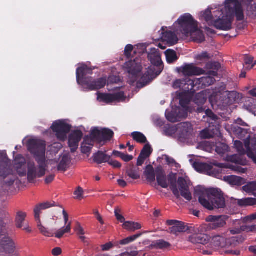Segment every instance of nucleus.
Wrapping results in <instances>:
<instances>
[{"label": "nucleus", "instance_id": "1", "mask_svg": "<svg viewBox=\"0 0 256 256\" xmlns=\"http://www.w3.org/2000/svg\"><path fill=\"white\" fill-rule=\"evenodd\" d=\"M253 0H225L224 5L214 8L207 9L200 14V18L218 29L228 30L231 28L234 18L238 20L244 18L243 6L252 10Z\"/></svg>", "mask_w": 256, "mask_h": 256}, {"label": "nucleus", "instance_id": "2", "mask_svg": "<svg viewBox=\"0 0 256 256\" xmlns=\"http://www.w3.org/2000/svg\"><path fill=\"white\" fill-rule=\"evenodd\" d=\"M44 142L42 140L31 138L28 140V146L30 152L34 156L38 164L35 166L34 163L29 162L28 164V176L29 180H33L36 177H41L45 174L46 168L48 164L53 165L55 167L56 162L50 160L45 156Z\"/></svg>", "mask_w": 256, "mask_h": 256}, {"label": "nucleus", "instance_id": "3", "mask_svg": "<svg viewBox=\"0 0 256 256\" xmlns=\"http://www.w3.org/2000/svg\"><path fill=\"white\" fill-rule=\"evenodd\" d=\"M232 131L238 138L244 140V144L243 145L240 140H236L234 142V146L240 155L232 156L230 158V160L234 163L246 165V160L243 158L242 155L246 154L256 164V138L250 137L246 130L238 126H233Z\"/></svg>", "mask_w": 256, "mask_h": 256}, {"label": "nucleus", "instance_id": "4", "mask_svg": "<svg viewBox=\"0 0 256 256\" xmlns=\"http://www.w3.org/2000/svg\"><path fill=\"white\" fill-rule=\"evenodd\" d=\"M172 29L182 38L198 42L204 40V34L198 26V22L190 14L180 16L174 24Z\"/></svg>", "mask_w": 256, "mask_h": 256}, {"label": "nucleus", "instance_id": "5", "mask_svg": "<svg viewBox=\"0 0 256 256\" xmlns=\"http://www.w3.org/2000/svg\"><path fill=\"white\" fill-rule=\"evenodd\" d=\"M156 174L157 182L162 188H167L170 184V188L177 198H179L181 195L188 200H190L192 199V194L188 188L190 182L187 177L178 178V188L176 184V174H170L167 179L161 168H158L156 169Z\"/></svg>", "mask_w": 256, "mask_h": 256}, {"label": "nucleus", "instance_id": "6", "mask_svg": "<svg viewBox=\"0 0 256 256\" xmlns=\"http://www.w3.org/2000/svg\"><path fill=\"white\" fill-rule=\"evenodd\" d=\"M194 194L200 203L208 210L222 208L225 206L222 194L218 189H206L198 186L195 188Z\"/></svg>", "mask_w": 256, "mask_h": 256}, {"label": "nucleus", "instance_id": "7", "mask_svg": "<svg viewBox=\"0 0 256 256\" xmlns=\"http://www.w3.org/2000/svg\"><path fill=\"white\" fill-rule=\"evenodd\" d=\"M92 70L84 64H81L76 70L77 82L84 88L90 90H98L104 88L106 82L108 85L117 83L120 80L118 77L112 76L108 78V80L106 78H100L96 81H93L91 78L86 76L88 74H90Z\"/></svg>", "mask_w": 256, "mask_h": 256}, {"label": "nucleus", "instance_id": "8", "mask_svg": "<svg viewBox=\"0 0 256 256\" xmlns=\"http://www.w3.org/2000/svg\"><path fill=\"white\" fill-rule=\"evenodd\" d=\"M222 95L226 97L228 94L226 92L222 93L213 90H206L196 95L195 102L198 105L203 104L206 102L208 97L212 107H214L215 106H224L225 104H226L227 103L222 98Z\"/></svg>", "mask_w": 256, "mask_h": 256}, {"label": "nucleus", "instance_id": "9", "mask_svg": "<svg viewBox=\"0 0 256 256\" xmlns=\"http://www.w3.org/2000/svg\"><path fill=\"white\" fill-rule=\"evenodd\" d=\"M113 134L114 132L110 130L94 128L91 130L90 136H86L82 144L92 147L95 142L103 145L106 141L110 140L112 137Z\"/></svg>", "mask_w": 256, "mask_h": 256}, {"label": "nucleus", "instance_id": "10", "mask_svg": "<svg viewBox=\"0 0 256 256\" xmlns=\"http://www.w3.org/2000/svg\"><path fill=\"white\" fill-rule=\"evenodd\" d=\"M180 103L182 109L180 108H176V109H173L172 112H170L168 110L166 111V116L168 121L175 122L180 118H185L188 112H191L192 110L188 106L189 101L188 100L180 99Z\"/></svg>", "mask_w": 256, "mask_h": 256}, {"label": "nucleus", "instance_id": "11", "mask_svg": "<svg viewBox=\"0 0 256 256\" xmlns=\"http://www.w3.org/2000/svg\"><path fill=\"white\" fill-rule=\"evenodd\" d=\"M208 244L206 249L203 250L202 252L204 254H210L214 250L225 248L232 244L226 240L223 236L220 234H215L210 237Z\"/></svg>", "mask_w": 256, "mask_h": 256}, {"label": "nucleus", "instance_id": "12", "mask_svg": "<svg viewBox=\"0 0 256 256\" xmlns=\"http://www.w3.org/2000/svg\"><path fill=\"white\" fill-rule=\"evenodd\" d=\"M124 68L128 74L130 83H134L141 76L142 66L138 60H130L126 62Z\"/></svg>", "mask_w": 256, "mask_h": 256}, {"label": "nucleus", "instance_id": "13", "mask_svg": "<svg viewBox=\"0 0 256 256\" xmlns=\"http://www.w3.org/2000/svg\"><path fill=\"white\" fill-rule=\"evenodd\" d=\"M70 128L71 126L66 120H56L51 126L57 138L60 140H66V134L70 130Z\"/></svg>", "mask_w": 256, "mask_h": 256}, {"label": "nucleus", "instance_id": "14", "mask_svg": "<svg viewBox=\"0 0 256 256\" xmlns=\"http://www.w3.org/2000/svg\"><path fill=\"white\" fill-rule=\"evenodd\" d=\"M194 167L198 172L204 173L216 178H218L220 174L222 171L221 168L216 165L198 162L194 163Z\"/></svg>", "mask_w": 256, "mask_h": 256}, {"label": "nucleus", "instance_id": "15", "mask_svg": "<svg viewBox=\"0 0 256 256\" xmlns=\"http://www.w3.org/2000/svg\"><path fill=\"white\" fill-rule=\"evenodd\" d=\"M188 240L194 244H199L204 245L208 244L210 241V236L202 232V227H196L192 230Z\"/></svg>", "mask_w": 256, "mask_h": 256}, {"label": "nucleus", "instance_id": "16", "mask_svg": "<svg viewBox=\"0 0 256 256\" xmlns=\"http://www.w3.org/2000/svg\"><path fill=\"white\" fill-rule=\"evenodd\" d=\"M97 95V100L99 102L106 104L122 102L126 98V97L124 96V92L121 91L115 92L114 94L98 92Z\"/></svg>", "mask_w": 256, "mask_h": 256}, {"label": "nucleus", "instance_id": "17", "mask_svg": "<svg viewBox=\"0 0 256 256\" xmlns=\"http://www.w3.org/2000/svg\"><path fill=\"white\" fill-rule=\"evenodd\" d=\"M228 219L226 216H210L206 218V221L209 222L208 228L210 230L224 227L226 224V221Z\"/></svg>", "mask_w": 256, "mask_h": 256}, {"label": "nucleus", "instance_id": "18", "mask_svg": "<svg viewBox=\"0 0 256 256\" xmlns=\"http://www.w3.org/2000/svg\"><path fill=\"white\" fill-rule=\"evenodd\" d=\"M160 39L169 46H173L178 42V36L172 32L170 28L162 27L161 30Z\"/></svg>", "mask_w": 256, "mask_h": 256}, {"label": "nucleus", "instance_id": "19", "mask_svg": "<svg viewBox=\"0 0 256 256\" xmlns=\"http://www.w3.org/2000/svg\"><path fill=\"white\" fill-rule=\"evenodd\" d=\"M58 210L62 212L64 215V219L65 223V226L58 229L54 234V236L58 238H60L66 233H70L71 231V222H68V216L64 210L62 208H58Z\"/></svg>", "mask_w": 256, "mask_h": 256}, {"label": "nucleus", "instance_id": "20", "mask_svg": "<svg viewBox=\"0 0 256 256\" xmlns=\"http://www.w3.org/2000/svg\"><path fill=\"white\" fill-rule=\"evenodd\" d=\"M180 73L184 76H190L192 75H200L203 74L204 70L196 67L192 64H186L178 68Z\"/></svg>", "mask_w": 256, "mask_h": 256}, {"label": "nucleus", "instance_id": "21", "mask_svg": "<svg viewBox=\"0 0 256 256\" xmlns=\"http://www.w3.org/2000/svg\"><path fill=\"white\" fill-rule=\"evenodd\" d=\"M202 144L204 147L205 150L211 152L214 148L216 152L219 154H223L228 150V145L224 143H218L214 146L208 142H204Z\"/></svg>", "mask_w": 256, "mask_h": 256}, {"label": "nucleus", "instance_id": "22", "mask_svg": "<svg viewBox=\"0 0 256 256\" xmlns=\"http://www.w3.org/2000/svg\"><path fill=\"white\" fill-rule=\"evenodd\" d=\"M82 136V134L80 130H74L70 133L68 138V144L72 151L74 152L77 149Z\"/></svg>", "mask_w": 256, "mask_h": 256}, {"label": "nucleus", "instance_id": "23", "mask_svg": "<svg viewBox=\"0 0 256 256\" xmlns=\"http://www.w3.org/2000/svg\"><path fill=\"white\" fill-rule=\"evenodd\" d=\"M168 225L172 226L170 228V232L174 234H177L179 232H185L188 230V228L184 223L174 220H170L167 222Z\"/></svg>", "mask_w": 256, "mask_h": 256}, {"label": "nucleus", "instance_id": "24", "mask_svg": "<svg viewBox=\"0 0 256 256\" xmlns=\"http://www.w3.org/2000/svg\"><path fill=\"white\" fill-rule=\"evenodd\" d=\"M148 58L152 64L159 66L160 68H161L162 62L160 54L158 50L155 48H152L148 54Z\"/></svg>", "mask_w": 256, "mask_h": 256}, {"label": "nucleus", "instance_id": "25", "mask_svg": "<svg viewBox=\"0 0 256 256\" xmlns=\"http://www.w3.org/2000/svg\"><path fill=\"white\" fill-rule=\"evenodd\" d=\"M232 224L234 228L230 229L229 232H228L225 236H230V234L234 235L240 234L242 231H244L246 228L242 225L244 223L242 222V218L241 220H236L232 221Z\"/></svg>", "mask_w": 256, "mask_h": 256}, {"label": "nucleus", "instance_id": "26", "mask_svg": "<svg viewBox=\"0 0 256 256\" xmlns=\"http://www.w3.org/2000/svg\"><path fill=\"white\" fill-rule=\"evenodd\" d=\"M192 128L188 122L181 123L178 125V137L180 138H184L192 131Z\"/></svg>", "mask_w": 256, "mask_h": 256}, {"label": "nucleus", "instance_id": "27", "mask_svg": "<svg viewBox=\"0 0 256 256\" xmlns=\"http://www.w3.org/2000/svg\"><path fill=\"white\" fill-rule=\"evenodd\" d=\"M224 180L232 186H240L246 182V180L242 178L236 176H229L224 177Z\"/></svg>", "mask_w": 256, "mask_h": 256}, {"label": "nucleus", "instance_id": "28", "mask_svg": "<svg viewBox=\"0 0 256 256\" xmlns=\"http://www.w3.org/2000/svg\"><path fill=\"white\" fill-rule=\"evenodd\" d=\"M54 206V202H46L38 205H37L34 209V218L35 219H40V214L41 211L50 208Z\"/></svg>", "mask_w": 256, "mask_h": 256}, {"label": "nucleus", "instance_id": "29", "mask_svg": "<svg viewBox=\"0 0 256 256\" xmlns=\"http://www.w3.org/2000/svg\"><path fill=\"white\" fill-rule=\"evenodd\" d=\"M70 158L68 154H63L60 158V162L58 166V170L64 172L70 166Z\"/></svg>", "mask_w": 256, "mask_h": 256}, {"label": "nucleus", "instance_id": "30", "mask_svg": "<svg viewBox=\"0 0 256 256\" xmlns=\"http://www.w3.org/2000/svg\"><path fill=\"white\" fill-rule=\"evenodd\" d=\"M2 239L4 240H2L1 246L4 251L9 254L13 252L15 248L14 242L8 238L4 237Z\"/></svg>", "mask_w": 256, "mask_h": 256}, {"label": "nucleus", "instance_id": "31", "mask_svg": "<svg viewBox=\"0 0 256 256\" xmlns=\"http://www.w3.org/2000/svg\"><path fill=\"white\" fill-rule=\"evenodd\" d=\"M236 203L240 206H252L256 204V198H248L242 199H236Z\"/></svg>", "mask_w": 256, "mask_h": 256}, {"label": "nucleus", "instance_id": "32", "mask_svg": "<svg viewBox=\"0 0 256 256\" xmlns=\"http://www.w3.org/2000/svg\"><path fill=\"white\" fill-rule=\"evenodd\" d=\"M122 227L124 228L128 231L134 232L135 230L140 229L142 228V226L140 223L138 222L127 221L125 222L123 224Z\"/></svg>", "mask_w": 256, "mask_h": 256}, {"label": "nucleus", "instance_id": "33", "mask_svg": "<svg viewBox=\"0 0 256 256\" xmlns=\"http://www.w3.org/2000/svg\"><path fill=\"white\" fill-rule=\"evenodd\" d=\"M242 190L248 194H252L256 196V182H248L246 184L242 187Z\"/></svg>", "mask_w": 256, "mask_h": 256}, {"label": "nucleus", "instance_id": "34", "mask_svg": "<svg viewBox=\"0 0 256 256\" xmlns=\"http://www.w3.org/2000/svg\"><path fill=\"white\" fill-rule=\"evenodd\" d=\"M170 246V244L164 240H160L154 242L152 245V248L165 250L168 248Z\"/></svg>", "mask_w": 256, "mask_h": 256}, {"label": "nucleus", "instance_id": "35", "mask_svg": "<svg viewBox=\"0 0 256 256\" xmlns=\"http://www.w3.org/2000/svg\"><path fill=\"white\" fill-rule=\"evenodd\" d=\"M110 158V156L102 152H98L94 156V160L98 164L107 162Z\"/></svg>", "mask_w": 256, "mask_h": 256}, {"label": "nucleus", "instance_id": "36", "mask_svg": "<svg viewBox=\"0 0 256 256\" xmlns=\"http://www.w3.org/2000/svg\"><path fill=\"white\" fill-rule=\"evenodd\" d=\"M144 174L149 182H154L156 176L154 169L152 166L148 165L146 167Z\"/></svg>", "mask_w": 256, "mask_h": 256}, {"label": "nucleus", "instance_id": "37", "mask_svg": "<svg viewBox=\"0 0 256 256\" xmlns=\"http://www.w3.org/2000/svg\"><path fill=\"white\" fill-rule=\"evenodd\" d=\"M36 220L37 222L38 230L44 236L48 237H52L54 236L52 232L42 226L40 219H36Z\"/></svg>", "mask_w": 256, "mask_h": 256}, {"label": "nucleus", "instance_id": "38", "mask_svg": "<svg viewBox=\"0 0 256 256\" xmlns=\"http://www.w3.org/2000/svg\"><path fill=\"white\" fill-rule=\"evenodd\" d=\"M165 54L168 62L170 64L178 60V56L176 52L171 50H168L165 52Z\"/></svg>", "mask_w": 256, "mask_h": 256}, {"label": "nucleus", "instance_id": "39", "mask_svg": "<svg viewBox=\"0 0 256 256\" xmlns=\"http://www.w3.org/2000/svg\"><path fill=\"white\" fill-rule=\"evenodd\" d=\"M214 130L210 127L208 129H205L203 130L200 134V136L203 138H209L212 137L214 134H217V132H214Z\"/></svg>", "mask_w": 256, "mask_h": 256}, {"label": "nucleus", "instance_id": "40", "mask_svg": "<svg viewBox=\"0 0 256 256\" xmlns=\"http://www.w3.org/2000/svg\"><path fill=\"white\" fill-rule=\"evenodd\" d=\"M74 230L76 233V234L78 236L80 239L83 242H86V237L84 236L85 232L82 226L78 224L76 227L74 228Z\"/></svg>", "mask_w": 256, "mask_h": 256}, {"label": "nucleus", "instance_id": "41", "mask_svg": "<svg viewBox=\"0 0 256 256\" xmlns=\"http://www.w3.org/2000/svg\"><path fill=\"white\" fill-rule=\"evenodd\" d=\"M142 234V233H139L132 236L128 237L124 240H122L120 241V244L122 245L128 244L134 241L136 239L140 237Z\"/></svg>", "mask_w": 256, "mask_h": 256}, {"label": "nucleus", "instance_id": "42", "mask_svg": "<svg viewBox=\"0 0 256 256\" xmlns=\"http://www.w3.org/2000/svg\"><path fill=\"white\" fill-rule=\"evenodd\" d=\"M26 217V214L23 212H19L18 214L16 220V224L18 228H22L23 227V222L24 221L25 218Z\"/></svg>", "mask_w": 256, "mask_h": 256}, {"label": "nucleus", "instance_id": "43", "mask_svg": "<svg viewBox=\"0 0 256 256\" xmlns=\"http://www.w3.org/2000/svg\"><path fill=\"white\" fill-rule=\"evenodd\" d=\"M133 138L138 142L144 143L146 140V136L140 132H134L132 134Z\"/></svg>", "mask_w": 256, "mask_h": 256}, {"label": "nucleus", "instance_id": "44", "mask_svg": "<svg viewBox=\"0 0 256 256\" xmlns=\"http://www.w3.org/2000/svg\"><path fill=\"white\" fill-rule=\"evenodd\" d=\"M177 126H168L165 127L164 132L168 136L176 135L178 136Z\"/></svg>", "mask_w": 256, "mask_h": 256}, {"label": "nucleus", "instance_id": "45", "mask_svg": "<svg viewBox=\"0 0 256 256\" xmlns=\"http://www.w3.org/2000/svg\"><path fill=\"white\" fill-rule=\"evenodd\" d=\"M253 58L248 56H246L244 59V66L247 70H250L252 68L254 65L256 64H254L252 63Z\"/></svg>", "mask_w": 256, "mask_h": 256}, {"label": "nucleus", "instance_id": "46", "mask_svg": "<svg viewBox=\"0 0 256 256\" xmlns=\"http://www.w3.org/2000/svg\"><path fill=\"white\" fill-rule=\"evenodd\" d=\"M198 81H199L200 83H202L205 86H210L214 82V78L210 76L202 78Z\"/></svg>", "mask_w": 256, "mask_h": 256}, {"label": "nucleus", "instance_id": "47", "mask_svg": "<svg viewBox=\"0 0 256 256\" xmlns=\"http://www.w3.org/2000/svg\"><path fill=\"white\" fill-rule=\"evenodd\" d=\"M126 174L130 178L134 180L138 179L140 177V174H138V171L137 170L131 169L128 170L126 172Z\"/></svg>", "mask_w": 256, "mask_h": 256}, {"label": "nucleus", "instance_id": "48", "mask_svg": "<svg viewBox=\"0 0 256 256\" xmlns=\"http://www.w3.org/2000/svg\"><path fill=\"white\" fill-rule=\"evenodd\" d=\"M152 150L150 145L148 144H146L144 147L142 151L141 152L140 154L148 158L150 156V154L152 153Z\"/></svg>", "mask_w": 256, "mask_h": 256}, {"label": "nucleus", "instance_id": "49", "mask_svg": "<svg viewBox=\"0 0 256 256\" xmlns=\"http://www.w3.org/2000/svg\"><path fill=\"white\" fill-rule=\"evenodd\" d=\"M138 254L139 252L138 250L128 249L126 252L120 254L119 256H138Z\"/></svg>", "mask_w": 256, "mask_h": 256}, {"label": "nucleus", "instance_id": "50", "mask_svg": "<svg viewBox=\"0 0 256 256\" xmlns=\"http://www.w3.org/2000/svg\"><path fill=\"white\" fill-rule=\"evenodd\" d=\"M84 191L82 188L78 187L74 192L75 198L81 200L83 198Z\"/></svg>", "mask_w": 256, "mask_h": 256}, {"label": "nucleus", "instance_id": "51", "mask_svg": "<svg viewBox=\"0 0 256 256\" xmlns=\"http://www.w3.org/2000/svg\"><path fill=\"white\" fill-rule=\"evenodd\" d=\"M186 84H184V82L180 80H175L172 84V86L174 88H183L184 86H185Z\"/></svg>", "mask_w": 256, "mask_h": 256}, {"label": "nucleus", "instance_id": "52", "mask_svg": "<svg viewBox=\"0 0 256 256\" xmlns=\"http://www.w3.org/2000/svg\"><path fill=\"white\" fill-rule=\"evenodd\" d=\"M208 58H209V56H208V54L206 52H204L200 54H197L195 56V58L197 60H200V61H204V60H207Z\"/></svg>", "mask_w": 256, "mask_h": 256}, {"label": "nucleus", "instance_id": "53", "mask_svg": "<svg viewBox=\"0 0 256 256\" xmlns=\"http://www.w3.org/2000/svg\"><path fill=\"white\" fill-rule=\"evenodd\" d=\"M134 48L133 46L131 44H128L124 50V54L128 58H130L132 55V52H133Z\"/></svg>", "mask_w": 256, "mask_h": 256}, {"label": "nucleus", "instance_id": "54", "mask_svg": "<svg viewBox=\"0 0 256 256\" xmlns=\"http://www.w3.org/2000/svg\"><path fill=\"white\" fill-rule=\"evenodd\" d=\"M166 160L167 162L170 164L172 166H174L176 168H178L180 167L179 164L176 162L175 160L170 158L166 157Z\"/></svg>", "mask_w": 256, "mask_h": 256}, {"label": "nucleus", "instance_id": "55", "mask_svg": "<svg viewBox=\"0 0 256 256\" xmlns=\"http://www.w3.org/2000/svg\"><path fill=\"white\" fill-rule=\"evenodd\" d=\"M120 210L117 208L115 210L114 214L116 219L121 222H124V218L119 213Z\"/></svg>", "mask_w": 256, "mask_h": 256}, {"label": "nucleus", "instance_id": "56", "mask_svg": "<svg viewBox=\"0 0 256 256\" xmlns=\"http://www.w3.org/2000/svg\"><path fill=\"white\" fill-rule=\"evenodd\" d=\"M81 148L82 152V153L88 154L90 151L92 147L86 144H82Z\"/></svg>", "mask_w": 256, "mask_h": 256}, {"label": "nucleus", "instance_id": "57", "mask_svg": "<svg viewBox=\"0 0 256 256\" xmlns=\"http://www.w3.org/2000/svg\"><path fill=\"white\" fill-rule=\"evenodd\" d=\"M108 164L110 166H112L114 168H120L122 166L121 164L116 160H110L109 161H108Z\"/></svg>", "mask_w": 256, "mask_h": 256}, {"label": "nucleus", "instance_id": "58", "mask_svg": "<svg viewBox=\"0 0 256 256\" xmlns=\"http://www.w3.org/2000/svg\"><path fill=\"white\" fill-rule=\"evenodd\" d=\"M206 115L210 118L212 120L215 121L216 116L212 113V112L209 110H206L205 111Z\"/></svg>", "mask_w": 256, "mask_h": 256}, {"label": "nucleus", "instance_id": "59", "mask_svg": "<svg viewBox=\"0 0 256 256\" xmlns=\"http://www.w3.org/2000/svg\"><path fill=\"white\" fill-rule=\"evenodd\" d=\"M94 214H95L97 220L99 221V222L102 224H104V221L102 216L99 214L98 211L96 210H94Z\"/></svg>", "mask_w": 256, "mask_h": 256}, {"label": "nucleus", "instance_id": "60", "mask_svg": "<svg viewBox=\"0 0 256 256\" xmlns=\"http://www.w3.org/2000/svg\"><path fill=\"white\" fill-rule=\"evenodd\" d=\"M120 158L124 161L128 162L131 160L133 158V157L132 156L122 153V154L120 156Z\"/></svg>", "mask_w": 256, "mask_h": 256}, {"label": "nucleus", "instance_id": "61", "mask_svg": "<svg viewBox=\"0 0 256 256\" xmlns=\"http://www.w3.org/2000/svg\"><path fill=\"white\" fill-rule=\"evenodd\" d=\"M147 158L144 156L143 155L140 154V156H138V160H137V165L138 166H142L146 158Z\"/></svg>", "mask_w": 256, "mask_h": 256}, {"label": "nucleus", "instance_id": "62", "mask_svg": "<svg viewBox=\"0 0 256 256\" xmlns=\"http://www.w3.org/2000/svg\"><path fill=\"white\" fill-rule=\"evenodd\" d=\"M23 166L21 165L20 166L19 165L16 166V168H17L18 172L21 176H24L26 174V170H25L22 169Z\"/></svg>", "mask_w": 256, "mask_h": 256}, {"label": "nucleus", "instance_id": "63", "mask_svg": "<svg viewBox=\"0 0 256 256\" xmlns=\"http://www.w3.org/2000/svg\"><path fill=\"white\" fill-rule=\"evenodd\" d=\"M113 246V244L112 242H108L104 245L102 246V250L103 251H106L110 250Z\"/></svg>", "mask_w": 256, "mask_h": 256}, {"label": "nucleus", "instance_id": "64", "mask_svg": "<svg viewBox=\"0 0 256 256\" xmlns=\"http://www.w3.org/2000/svg\"><path fill=\"white\" fill-rule=\"evenodd\" d=\"M52 252L54 256H57L62 253V250L60 248L56 247L52 250Z\"/></svg>", "mask_w": 256, "mask_h": 256}]
</instances>
